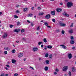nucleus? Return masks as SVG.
<instances>
[{"instance_id": "obj_47", "label": "nucleus", "mask_w": 76, "mask_h": 76, "mask_svg": "<svg viewBox=\"0 0 76 76\" xmlns=\"http://www.w3.org/2000/svg\"><path fill=\"white\" fill-rule=\"evenodd\" d=\"M16 13H19V11L18 10H17L16 12Z\"/></svg>"}, {"instance_id": "obj_55", "label": "nucleus", "mask_w": 76, "mask_h": 76, "mask_svg": "<svg viewBox=\"0 0 76 76\" xmlns=\"http://www.w3.org/2000/svg\"><path fill=\"white\" fill-rule=\"evenodd\" d=\"M16 42L17 43H18V44H19V41H17Z\"/></svg>"}, {"instance_id": "obj_62", "label": "nucleus", "mask_w": 76, "mask_h": 76, "mask_svg": "<svg viewBox=\"0 0 76 76\" xmlns=\"http://www.w3.org/2000/svg\"><path fill=\"white\" fill-rule=\"evenodd\" d=\"M47 27H48V28H51V26H48Z\"/></svg>"}, {"instance_id": "obj_28", "label": "nucleus", "mask_w": 76, "mask_h": 76, "mask_svg": "<svg viewBox=\"0 0 76 76\" xmlns=\"http://www.w3.org/2000/svg\"><path fill=\"white\" fill-rule=\"evenodd\" d=\"M15 52H16V51L14 49L12 51V53H15Z\"/></svg>"}, {"instance_id": "obj_46", "label": "nucleus", "mask_w": 76, "mask_h": 76, "mask_svg": "<svg viewBox=\"0 0 76 76\" xmlns=\"http://www.w3.org/2000/svg\"><path fill=\"white\" fill-rule=\"evenodd\" d=\"M6 66H7V67H10V66H9V65H7Z\"/></svg>"}, {"instance_id": "obj_19", "label": "nucleus", "mask_w": 76, "mask_h": 76, "mask_svg": "<svg viewBox=\"0 0 76 76\" xmlns=\"http://www.w3.org/2000/svg\"><path fill=\"white\" fill-rule=\"evenodd\" d=\"M12 63L14 64L15 63H16V60L14 59H12Z\"/></svg>"}, {"instance_id": "obj_15", "label": "nucleus", "mask_w": 76, "mask_h": 76, "mask_svg": "<svg viewBox=\"0 0 76 76\" xmlns=\"http://www.w3.org/2000/svg\"><path fill=\"white\" fill-rule=\"evenodd\" d=\"M75 43V41H74V40H71L70 41V44H74V43Z\"/></svg>"}, {"instance_id": "obj_22", "label": "nucleus", "mask_w": 76, "mask_h": 76, "mask_svg": "<svg viewBox=\"0 0 76 76\" xmlns=\"http://www.w3.org/2000/svg\"><path fill=\"white\" fill-rule=\"evenodd\" d=\"M44 15V12H39V16H41V15Z\"/></svg>"}, {"instance_id": "obj_63", "label": "nucleus", "mask_w": 76, "mask_h": 76, "mask_svg": "<svg viewBox=\"0 0 76 76\" xmlns=\"http://www.w3.org/2000/svg\"><path fill=\"white\" fill-rule=\"evenodd\" d=\"M16 7L18 8V7H19V5H17L16 6Z\"/></svg>"}, {"instance_id": "obj_40", "label": "nucleus", "mask_w": 76, "mask_h": 76, "mask_svg": "<svg viewBox=\"0 0 76 76\" xmlns=\"http://www.w3.org/2000/svg\"><path fill=\"white\" fill-rule=\"evenodd\" d=\"M70 39H74V37H73L71 36V37Z\"/></svg>"}, {"instance_id": "obj_27", "label": "nucleus", "mask_w": 76, "mask_h": 76, "mask_svg": "<svg viewBox=\"0 0 76 76\" xmlns=\"http://www.w3.org/2000/svg\"><path fill=\"white\" fill-rule=\"evenodd\" d=\"M69 76H71V75H72V73H71V72L69 71Z\"/></svg>"}, {"instance_id": "obj_3", "label": "nucleus", "mask_w": 76, "mask_h": 76, "mask_svg": "<svg viewBox=\"0 0 76 76\" xmlns=\"http://www.w3.org/2000/svg\"><path fill=\"white\" fill-rule=\"evenodd\" d=\"M50 14L53 16H55L56 15V11H52L50 12Z\"/></svg>"}, {"instance_id": "obj_10", "label": "nucleus", "mask_w": 76, "mask_h": 76, "mask_svg": "<svg viewBox=\"0 0 76 76\" xmlns=\"http://www.w3.org/2000/svg\"><path fill=\"white\" fill-rule=\"evenodd\" d=\"M20 31V29H15L14 31L15 32H17V33L19 32Z\"/></svg>"}, {"instance_id": "obj_33", "label": "nucleus", "mask_w": 76, "mask_h": 76, "mask_svg": "<svg viewBox=\"0 0 76 76\" xmlns=\"http://www.w3.org/2000/svg\"><path fill=\"white\" fill-rule=\"evenodd\" d=\"M72 70L73 72H75V68H74V67L72 68Z\"/></svg>"}, {"instance_id": "obj_54", "label": "nucleus", "mask_w": 76, "mask_h": 76, "mask_svg": "<svg viewBox=\"0 0 76 76\" xmlns=\"http://www.w3.org/2000/svg\"><path fill=\"white\" fill-rule=\"evenodd\" d=\"M41 47H42V48H43V47H44V45H41Z\"/></svg>"}, {"instance_id": "obj_8", "label": "nucleus", "mask_w": 76, "mask_h": 76, "mask_svg": "<svg viewBox=\"0 0 76 76\" xmlns=\"http://www.w3.org/2000/svg\"><path fill=\"white\" fill-rule=\"evenodd\" d=\"M38 48H33V51L35 52V51H38Z\"/></svg>"}, {"instance_id": "obj_45", "label": "nucleus", "mask_w": 76, "mask_h": 76, "mask_svg": "<svg viewBox=\"0 0 76 76\" xmlns=\"http://www.w3.org/2000/svg\"><path fill=\"white\" fill-rule=\"evenodd\" d=\"M22 39V40H23V41H25V40H26V39H25V38H23Z\"/></svg>"}, {"instance_id": "obj_26", "label": "nucleus", "mask_w": 76, "mask_h": 76, "mask_svg": "<svg viewBox=\"0 0 76 76\" xmlns=\"http://www.w3.org/2000/svg\"><path fill=\"white\" fill-rule=\"evenodd\" d=\"M14 17L16 19L17 18H18V16L17 15H14Z\"/></svg>"}, {"instance_id": "obj_52", "label": "nucleus", "mask_w": 76, "mask_h": 76, "mask_svg": "<svg viewBox=\"0 0 76 76\" xmlns=\"http://www.w3.org/2000/svg\"><path fill=\"white\" fill-rule=\"evenodd\" d=\"M1 76H4V74H2L1 75Z\"/></svg>"}, {"instance_id": "obj_38", "label": "nucleus", "mask_w": 76, "mask_h": 76, "mask_svg": "<svg viewBox=\"0 0 76 76\" xmlns=\"http://www.w3.org/2000/svg\"><path fill=\"white\" fill-rule=\"evenodd\" d=\"M4 53L5 54H7V51H5L4 52Z\"/></svg>"}, {"instance_id": "obj_49", "label": "nucleus", "mask_w": 76, "mask_h": 76, "mask_svg": "<svg viewBox=\"0 0 76 76\" xmlns=\"http://www.w3.org/2000/svg\"><path fill=\"white\" fill-rule=\"evenodd\" d=\"M30 68H31V69H32V70H34V68L31 67V66H30Z\"/></svg>"}, {"instance_id": "obj_60", "label": "nucleus", "mask_w": 76, "mask_h": 76, "mask_svg": "<svg viewBox=\"0 0 76 76\" xmlns=\"http://www.w3.org/2000/svg\"><path fill=\"white\" fill-rule=\"evenodd\" d=\"M5 69L6 70H8V68H7V67H5Z\"/></svg>"}, {"instance_id": "obj_11", "label": "nucleus", "mask_w": 76, "mask_h": 76, "mask_svg": "<svg viewBox=\"0 0 76 76\" xmlns=\"http://www.w3.org/2000/svg\"><path fill=\"white\" fill-rule=\"evenodd\" d=\"M60 46L62 47V48H64V49H66V48H67V47H66V46H64V45H61Z\"/></svg>"}, {"instance_id": "obj_5", "label": "nucleus", "mask_w": 76, "mask_h": 76, "mask_svg": "<svg viewBox=\"0 0 76 76\" xmlns=\"http://www.w3.org/2000/svg\"><path fill=\"white\" fill-rule=\"evenodd\" d=\"M68 57L69 59H70L72 58V55L71 53H69L68 55Z\"/></svg>"}, {"instance_id": "obj_36", "label": "nucleus", "mask_w": 76, "mask_h": 76, "mask_svg": "<svg viewBox=\"0 0 76 76\" xmlns=\"http://www.w3.org/2000/svg\"><path fill=\"white\" fill-rule=\"evenodd\" d=\"M21 31L22 33H23V32H25V30H24V29H23L21 30Z\"/></svg>"}, {"instance_id": "obj_16", "label": "nucleus", "mask_w": 76, "mask_h": 76, "mask_svg": "<svg viewBox=\"0 0 76 76\" xmlns=\"http://www.w3.org/2000/svg\"><path fill=\"white\" fill-rule=\"evenodd\" d=\"M33 15L31 13L29 14L28 15V17H32V16Z\"/></svg>"}, {"instance_id": "obj_20", "label": "nucleus", "mask_w": 76, "mask_h": 76, "mask_svg": "<svg viewBox=\"0 0 76 76\" xmlns=\"http://www.w3.org/2000/svg\"><path fill=\"white\" fill-rule=\"evenodd\" d=\"M46 63L47 64H48L50 63V61L48 60H47L46 61Z\"/></svg>"}, {"instance_id": "obj_12", "label": "nucleus", "mask_w": 76, "mask_h": 76, "mask_svg": "<svg viewBox=\"0 0 76 76\" xmlns=\"http://www.w3.org/2000/svg\"><path fill=\"white\" fill-rule=\"evenodd\" d=\"M60 26H66V24L63 23H59Z\"/></svg>"}, {"instance_id": "obj_25", "label": "nucleus", "mask_w": 76, "mask_h": 76, "mask_svg": "<svg viewBox=\"0 0 76 76\" xmlns=\"http://www.w3.org/2000/svg\"><path fill=\"white\" fill-rule=\"evenodd\" d=\"M43 41H44V42L46 43L47 42V39L45 38L44 39Z\"/></svg>"}, {"instance_id": "obj_56", "label": "nucleus", "mask_w": 76, "mask_h": 76, "mask_svg": "<svg viewBox=\"0 0 76 76\" xmlns=\"http://www.w3.org/2000/svg\"><path fill=\"white\" fill-rule=\"evenodd\" d=\"M27 22L28 23H31V22L29 21V20H27Z\"/></svg>"}, {"instance_id": "obj_7", "label": "nucleus", "mask_w": 76, "mask_h": 76, "mask_svg": "<svg viewBox=\"0 0 76 76\" xmlns=\"http://www.w3.org/2000/svg\"><path fill=\"white\" fill-rule=\"evenodd\" d=\"M7 34L6 33H4V35H3V38H7Z\"/></svg>"}, {"instance_id": "obj_9", "label": "nucleus", "mask_w": 76, "mask_h": 76, "mask_svg": "<svg viewBox=\"0 0 76 76\" xmlns=\"http://www.w3.org/2000/svg\"><path fill=\"white\" fill-rule=\"evenodd\" d=\"M61 10H62V9L60 8H57L56 9V11L58 12H61Z\"/></svg>"}, {"instance_id": "obj_51", "label": "nucleus", "mask_w": 76, "mask_h": 76, "mask_svg": "<svg viewBox=\"0 0 76 76\" xmlns=\"http://www.w3.org/2000/svg\"><path fill=\"white\" fill-rule=\"evenodd\" d=\"M44 49H45V50H47V46H45V48H44Z\"/></svg>"}, {"instance_id": "obj_29", "label": "nucleus", "mask_w": 76, "mask_h": 76, "mask_svg": "<svg viewBox=\"0 0 76 76\" xmlns=\"http://www.w3.org/2000/svg\"><path fill=\"white\" fill-rule=\"evenodd\" d=\"M64 32H64V30L62 31H61L62 34L64 35Z\"/></svg>"}, {"instance_id": "obj_30", "label": "nucleus", "mask_w": 76, "mask_h": 76, "mask_svg": "<svg viewBox=\"0 0 76 76\" xmlns=\"http://www.w3.org/2000/svg\"><path fill=\"white\" fill-rule=\"evenodd\" d=\"M69 32L70 33V34H72V33H73V30H70L69 31Z\"/></svg>"}, {"instance_id": "obj_4", "label": "nucleus", "mask_w": 76, "mask_h": 76, "mask_svg": "<svg viewBox=\"0 0 76 76\" xmlns=\"http://www.w3.org/2000/svg\"><path fill=\"white\" fill-rule=\"evenodd\" d=\"M51 17V16L50 14H48L46 15L45 17V19H50V18Z\"/></svg>"}, {"instance_id": "obj_35", "label": "nucleus", "mask_w": 76, "mask_h": 76, "mask_svg": "<svg viewBox=\"0 0 76 76\" xmlns=\"http://www.w3.org/2000/svg\"><path fill=\"white\" fill-rule=\"evenodd\" d=\"M13 26H14L13 25H11L10 26V28H12Z\"/></svg>"}, {"instance_id": "obj_21", "label": "nucleus", "mask_w": 76, "mask_h": 76, "mask_svg": "<svg viewBox=\"0 0 76 76\" xmlns=\"http://www.w3.org/2000/svg\"><path fill=\"white\" fill-rule=\"evenodd\" d=\"M24 12H27L28 11V8H25L24 9Z\"/></svg>"}, {"instance_id": "obj_44", "label": "nucleus", "mask_w": 76, "mask_h": 76, "mask_svg": "<svg viewBox=\"0 0 76 76\" xmlns=\"http://www.w3.org/2000/svg\"><path fill=\"white\" fill-rule=\"evenodd\" d=\"M56 71L57 72H58V71H59V70H58V69H56Z\"/></svg>"}, {"instance_id": "obj_37", "label": "nucleus", "mask_w": 76, "mask_h": 76, "mask_svg": "<svg viewBox=\"0 0 76 76\" xmlns=\"http://www.w3.org/2000/svg\"><path fill=\"white\" fill-rule=\"evenodd\" d=\"M34 23L32 22L31 23V26H34Z\"/></svg>"}, {"instance_id": "obj_61", "label": "nucleus", "mask_w": 76, "mask_h": 76, "mask_svg": "<svg viewBox=\"0 0 76 76\" xmlns=\"http://www.w3.org/2000/svg\"><path fill=\"white\" fill-rule=\"evenodd\" d=\"M60 4L61 5H63V3H62V2H61V3H60Z\"/></svg>"}, {"instance_id": "obj_32", "label": "nucleus", "mask_w": 76, "mask_h": 76, "mask_svg": "<svg viewBox=\"0 0 76 76\" xmlns=\"http://www.w3.org/2000/svg\"><path fill=\"white\" fill-rule=\"evenodd\" d=\"M52 57H53V55L51 54L49 56V58H52Z\"/></svg>"}, {"instance_id": "obj_64", "label": "nucleus", "mask_w": 76, "mask_h": 76, "mask_svg": "<svg viewBox=\"0 0 76 76\" xmlns=\"http://www.w3.org/2000/svg\"><path fill=\"white\" fill-rule=\"evenodd\" d=\"M5 76H8V74H6Z\"/></svg>"}, {"instance_id": "obj_41", "label": "nucleus", "mask_w": 76, "mask_h": 76, "mask_svg": "<svg viewBox=\"0 0 76 76\" xmlns=\"http://www.w3.org/2000/svg\"><path fill=\"white\" fill-rule=\"evenodd\" d=\"M41 43H42V42H39L38 45H41Z\"/></svg>"}, {"instance_id": "obj_34", "label": "nucleus", "mask_w": 76, "mask_h": 76, "mask_svg": "<svg viewBox=\"0 0 76 76\" xmlns=\"http://www.w3.org/2000/svg\"><path fill=\"white\" fill-rule=\"evenodd\" d=\"M73 23H71L70 26V27H73Z\"/></svg>"}, {"instance_id": "obj_14", "label": "nucleus", "mask_w": 76, "mask_h": 76, "mask_svg": "<svg viewBox=\"0 0 76 76\" xmlns=\"http://www.w3.org/2000/svg\"><path fill=\"white\" fill-rule=\"evenodd\" d=\"M4 49L5 50L9 51V50H10V48H8V47H5V48H4Z\"/></svg>"}, {"instance_id": "obj_42", "label": "nucleus", "mask_w": 76, "mask_h": 76, "mask_svg": "<svg viewBox=\"0 0 76 76\" xmlns=\"http://www.w3.org/2000/svg\"><path fill=\"white\" fill-rule=\"evenodd\" d=\"M18 75V74L17 73H15L14 75V76H17Z\"/></svg>"}, {"instance_id": "obj_43", "label": "nucleus", "mask_w": 76, "mask_h": 76, "mask_svg": "<svg viewBox=\"0 0 76 76\" xmlns=\"http://www.w3.org/2000/svg\"><path fill=\"white\" fill-rule=\"evenodd\" d=\"M38 10H41V8H40V7H38Z\"/></svg>"}, {"instance_id": "obj_2", "label": "nucleus", "mask_w": 76, "mask_h": 76, "mask_svg": "<svg viewBox=\"0 0 76 76\" xmlns=\"http://www.w3.org/2000/svg\"><path fill=\"white\" fill-rule=\"evenodd\" d=\"M69 69V67L67 66H65L63 68V70L66 72Z\"/></svg>"}, {"instance_id": "obj_24", "label": "nucleus", "mask_w": 76, "mask_h": 76, "mask_svg": "<svg viewBox=\"0 0 76 76\" xmlns=\"http://www.w3.org/2000/svg\"><path fill=\"white\" fill-rule=\"evenodd\" d=\"M45 57H48V53H46L45 54Z\"/></svg>"}, {"instance_id": "obj_59", "label": "nucleus", "mask_w": 76, "mask_h": 76, "mask_svg": "<svg viewBox=\"0 0 76 76\" xmlns=\"http://www.w3.org/2000/svg\"><path fill=\"white\" fill-rule=\"evenodd\" d=\"M34 7H32L31 8V10H34Z\"/></svg>"}, {"instance_id": "obj_53", "label": "nucleus", "mask_w": 76, "mask_h": 76, "mask_svg": "<svg viewBox=\"0 0 76 76\" xmlns=\"http://www.w3.org/2000/svg\"><path fill=\"white\" fill-rule=\"evenodd\" d=\"M2 14V12H0V16H1V15Z\"/></svg>"}, {"instance_id": "obj_58", "label": "nucleus", "mask_w": 76, "mask_h": 76, "mask_svg": "<svg viewBox=\"0 0 76 76\" xmlns=\"http://www.w3.org/2000/svg\"><path fill=\"white\" fill-rule=\"evenodd\" d=\"M37 30H39V27H38L37 28Z\"/></svg>"}, {"instance_id": "obj_50", "label": "nucleus", "mask_w": 76, "mask_h": 76, "mask_svg": "<svg viewBox=\"0 0 76 76\" xmlns=\"http://www.w3.org/2000/svg\"><path fill=\"white\" fill-rule=\"evenodd\" d=\"M75 47H72V50H75Z\"/></svg>"}, {"instance_id": "obj_18", "label": "nucleus", "mask_w": 76, "mask_h": 76, "mask_svg": "<svg viewBox=\"0 0 76 76\" xmlns=\"http://www.w3.org/2000/svg\"><path fill=\"white\" fill-rule=\"evenodd\" d=\"M47 48H49V49H51V48H52V46L50 45H48Z\"/></svg>"}, {"instance_id": "obj_39", "label": "nucleus", "mask_w": 76, "mask_h": 76, "mask_svg": "<svg viewBox=\"0 0 76 76\" xmlns=\"http://www.w3.org/2000/svg\"><path fill=\"white\" fill-rule=\"evenodd\" d=\"M20 22H17V25L18 26H19V25H20Z\"/></svg>"}, {"instance_id": "obj_23", "label": "nucleus", "mask_w": 76, "mask_h": 76, "mask_svg": "<svg viewBox=\"0 0 76 76\" xmlns=\"http://www.w3.org/2000/svg\"><path fill=\"white\" fill-rule=\"evenodd\" d=\"M44 25L46 26H48V23L47 22H45L44 23Z\"/></svg>"}, {"instance_id": "obj_6", "label": "nucleus", "mask_w": 76, "mask_h": 76, "mask_svg": "<svg viewBox=\"0 0 76 76\" xmlns=\"http://www.w3.org/2000/svg\"><path fill=\"white\" fill-rule=\"evenodd\" d=\"M63 14L64 16H67V17H69V15L66 13V12H64L63 13Z\"/></svg>"}, {"instance_id": "obj_1", "label": "nucleus", "mask_w": 76, "mask_h": 76, "mask_svg": "<svg viewBox=\"0 0 76 76\" xmlns=\"http://www.w3.org/2000/svg\"><path fill=\"white\" fill-rule=\"evenodd\" d=\"M67 5L68 7H71L72 6H73V4L72 3V2H69L67 3Z\"/></svg>"}, {"instance_id": "obj_17", "label": "nucleus", "mask_w": 76, "mask_h": 76, "mask_svg": "<svg viewBox=\"0 0 76 76\" xmlns=\"http://www.w3.org/2000/svg\"><path fill=\"white\" fill-rule=\"evenodd\" d=\"M44 69L46 71H47V70H48V67L47 66H46L44 68Z\"/></svg>"}, {"instance_id": "obj_31", "label": "nucleus", "mask_w": 76, "mask_h": 76, "mask_svg": "<svg viewBox=\"0 0 76 76\" xmlns=\"http://www.w3.org/2000/svg\"><path fill=\"white\" fill-rule=\"evenodd\" d=\"M52 20L53 22H56V20H55V19H52Z\"/></svg>"}, {"instance_id": "obj_48", "label": "nucleus", "mask_w": 76, "mask_h": 76, "mask_svg": "<svg viewBox=\"0 0 76 76\" xmlns=\"http://www.w3.org/2000/svg\"><path fill=\"white\" fill-rule=\"evenodd\" d=\"M56 31L57 32H59V30H56Z\"/></svg>"}, {"instance_id": "obj_13", "label": "nucleus", "mask_w": 76, "mask_h": 76, "mask_svg": "<svg viewBox=\"0 0 76 76\" xmlns=\"http://www.w3.org/2000/svg\"><path fill=\"white\" fill-rule=\"evenodd\" d=\"M18 56V57L20 58V57H22L23 56V54L22 53H21L19 54Z\"/></svg>"}, {"instance_id": "obj_57", "label": "nucleus", "mask_w": 76, "mask_h": 76, "mask_svg": "<svg viewBox=\"0 0 76 76\" xmlns=\"http://www.w3.org/2000/svg\"><path fill=\"white\" fill-rule=\"evenodd\" d=\"M54 75H57V72H54Z\"/></svg>"}]
</instances>
